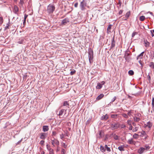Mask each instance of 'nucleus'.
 Segmentation results:
<instances>
[{"label": "nucleus", "instance_id": "nucleus-1", "mask_svg": "<svg viewBox=\"0 0 154 154\" xmlns=\"http://www.w3.org/2000/svg\"><path fill=\"white\" fill-rule=\"evenodd\" d=\"M88 53L89 62L90 63H91L93 61V50L91 48L89 49Z\"/></svg>", "mask_w": 154, "mask_h": 154}, {"label": "nucleus", "instance_id": "nucleus-2", "mask_svg": "<svg viewBox=\"0 0 154 154\" xmlns=\"http://www.w3.org/2000/svg\"><path fill=\"white\" fill-rule=\"evenodd\" d=\"M55 9L54 5L52 4H50L47 7V11L48 13L51 14L53 13Z\"/></svg>", "mask_w": 154, "mask_h": 154}, {"label": "nucleus", "instance_id": "nucleus-3", "mask_svg": "<svg viewBox=\"0 0 154 154\" xmlns=\"http://www.w3.org/2000/svg\"><path fill=\"white\" fill-rule=\"evenodd\" d=\"M87 4L86 0H83L80 3V7L82 11L85 9V7L87 6Z\"/></svg>", "mask_w": 154, "mask_h": 154}, {"label": "nucleus", "instance_id": "nucleus-4", "mask_svg": "<svg viewBox=\"0 0 154 154\" xmlns=\"http://www.w3.org/2000/svg\"><path fill=\"white\" fill-rule=\"evenodd\" d=\"M119 124L118 123H113L110 124V128L112 130H114L119 128Z\"/></svg>", "mask_w": 154, "mask_h": 154}, {"label": "nucleus", "instance_id": "nucleus-5", "mask_svg": "<svg viewBox=\"0 0 154 154\" xmlns=\"http://www.w3.org/2000/svg\"><path fill=\"white\" fill-rule=\"evenodd\" d=\"M51 143L54 146H55V145H59V142L57 139L54 138V140H51Z\"/></svg>", "mask_w": 154, "mask_h": 154}, {"label": "nucleus", "instance_id": "nucleus-6", "mask_svg": "<svg viewBox=\"0 0 154 154\" xmlns=\"http://www.w3.org/2000/svg\"><path fill=\"white\" fill-rule=\"evenodd\" d=\"M47 134L45 133H40V138L41 139L44 140L47 136Z\"/></svg>", "mask_w": 154, "mask_h": 154}, {"label": "nucleus", "instance_id": "nucleus-7", "mask_svg": "<svg viewBox=\"0 0 154 154\" xmlns=\"http://www.w3.org/2000/svg\"><path fill=\"white\" fill-rule=\"evenodd\" d=\"M127 143L129 144L135 145L136 143V141H134L133 139L132 138L129 139L127 141Z\"/></svg>", "mask_w": 154, "mask_h": 154}, {"label": "nucleus", "instance_id": "nucleus-8", "mask_svg": "<svg viewBox=\"0 0 154 154\" xmlns=\"http://www.w3.org/2000/svg\"><path fill=\"white\" fill-rule=\"evenodd\" d=\"M13 12L15 14H18L19 11V8L17 6L14 5V7Z\"/></svg>", "mask_w": 154, "mask_h": 154}, {"label": "nucleus", "instance_id": "nucleus-9", "mask_svg": "<svg viewBox=\"0 0 154 154\" xmlns=\"http://www.w3.org/2000/svg\"><path fill=\"white\" fill-rule=\"evenodd\" d=\"M145 151V149L143 147H141L138 149L137 152L139 154H142Z\"/></svg>", "mask_w": 154, "mask_h": 154}, {"label": "nucleus", "instance_id": "nucleus-10", "mask_svg": "<svg viewBox=\"0 0 154 154\" xmlns=\"http://www.w3.org/2000/svg\"><path fill=\"white\" fill-rule=\"evenodd\" d=\"M144 53V52H142L139 55H138L137 57V59L138 60L139 59H141L143 58V55Z\"/></svg>", "mask_w": 154, "mask_h": 154}, {"label": "nucleus", "instance_id": "nucleus-11", "mask_svg": "<svg viewBox=\"0 0 154 154\" xmlns=\"http://www.w3.org/2000/svg\"><path fill=\"white\" fill-rule=\"evenodd\" d=\"M115 45V42L114 40V37H113L112 39V40L111 43V48H114Z\"/></svg>", "mask_w": 154, "mask_h": 154}, {"label": "nucleus", "instance_id": "nucleus-12", "mask_svg": "<svg viewBox=\"0 0 154 154\" xmlns=\"http://www.w3.org/2000/svg\"><path fill=\"white\" fill-rule=\"evenodd\" d=\"M69 22V20L67 19H65L63 20L61 22V23L63 24H65Z\"/></svg>", "mask_w": 154, "mask_h": 154}, {"label": "nucleus", "instance_id": "nucleus-13", "mask_svg": "<svg viewBox=\"0 0 154 154\" xmlns=\"http://www.w3.org/2000/svg\"><path fill=\"white\" fill-rule=\"evenodd\" d=\"M64 111H65V112H66V110H64L63 109H61L59 111V112L58 114V115L59 116H62L63 114Z\"/></svg>", "mask_w": 154, "mask_h": 154}, {"label": "nucleus", "instance_id": "nucleus-14", "mask_svg": "<svg viewBox=\"0 0 154 154\" xmlns=\"http://www.w3.org/2000/svg\"><path fill=\"white\" fill-rule=\"evenodd\" d=\"M49 130L48 127V126H44L43 127V131L44 132H46Z\"/></svg>", "mask_w": 154, "mask_h": 154}, {"label": "nucleus", "instance_id": "nucleus-15", "mask_svg": "<svg viewBox=\"0 0 154 154\" xmlns=\"http://www.w3.org/2000/svg\"><path fill=\"white\" fill-rule=\"evenodd\" d=\"M131 14V12L130 11L128 12L125 15V17H126V19H124V20H126L129 17Z\"/></svg>", "mask_w": 154, "mask_h": 154}, {"label": "nucleus", "instance_id": "nucleus-16", "mask_svg": "<svg viewBox=\"0 0 154 154\" xmlns=\"http://www.w3.org/2000/svg\"><path fill=\"white\" fill-rule=\"evenodd\" d=\"M104 96V95L103 94H100L96 98V100H99L102 99Z\"/></svg>", "mask_w": 154, "mask_h": 154}, {"label": "nucleus", "instance_id": "nucleus-17", "mask_svg": "<svg viewBox=\"0 0 154 154\" xmlns=\"http://www.w3.org/2000/svg\"><path fill=\"white\" fill-rule=\"evenodd\" d=\"M102 87V85L99 82L97 83V85L96 86V88L98 89H100Z\"/></svg>", "mask_w": 154, "mask_h": 154}, {"label": "nucleus", "instance_id": "nucleus-18", "mask_svg": "<svg viewBox=\"0 0 154 154\" xmlns=\"http://www.w3.org/2000/svg\"><path fill=\"white\" fill-rule=\"evenodd\" d=\"M24 4V2L23 0H20L19 6L20 7H22Z\"/></svg>", "mask_w": 154, "mask_h": 154}, {"label": "nucleus", "instance_id": "nucleus-19", "mask_svg": "<svg viewBox=\"0 0 154 154\" xmlns=\"http://www.w3.org/2000/svg\"><path fill=\"white\" fill-rule=\"evenodd\" d=\"M134 121L135 122H138L140 120V119L139 118H137L136 117H134L133 118Z\"/></svg>", "mask_w": 154, "mask_h": 154}, {"label": "nucleus", "instance_id": "nucleus-20", "mask_svg": "<svg viewBox=\"0 0 154 154\" xmlns=\"http://www.w3.org/2000/svg\"><path fill=\"white\" fill-rule=\"evenodd\" d=\"M124 148V146L123 145H122L119 146L118 149L120 151H124L125 150Z\"/></svg>", "mask_w": 154, "mask_h": 154}, {"label": "nucleus", "instance_id": "nucleus-21", "mask_svg": "<svg viewBox=\"0 0 154 154\" xmlns=\"http://www.w3.org/2000/svg\"><path fill=\"white\" fill-rule=\"evenodd\" d=\"M139 133H140V136L143 137L146 134L145 131H142L141 132H139Z\"/></svg>", "mask_w": 154, "mask_h": 154}, {"label": "nucleus", "instance_id": "nucleus-22", "mask_svg": "<svg viewBox=\"0 0 154 154\" xmlns=\"http://www.w3.org/2000/svg\"><path fill=\"white\" fill-rule=\"evenodd\" d=\"M100 151L103 152H105L106 151V149L104 148L103 146H102V145H100Z\"/></svg>", "mask_w": 154, "mask_h": 154}, {"label": "nucleus", "instance_id": "nucleus-23", "mask_svg": "<svg viewBox=\"0 0 154 154\" xmlns=\"http://www.w3.org/2000/svg\"><path fill=\"white\" fill-rule=\"evenodd\" d=\"M24 41V39L23 38H21L19 39V41H18L17 43L20 44H23Z\"/></svg>", "mask_w": 154, "mask_h": 154}, {"label": "nucleus", "instance_id": "nucleus-24", "mask_svg": "<svg viewBox=\"0 0 154 154\" xmlns=\"http://www.w3.org/2000/svg\"><path fill=\"white\" fill-rule=\"evenodd\" d=\"M138 138V134L135 133L134 134V135L133 136V139H137Z\"/></svg>", "mask_w": 154, "mask_h": 154}, {"label": "nucleus", "instance_id": "nucleus-25", "mask_svg": "<svg viewBox=\"0 0 154 154\" xmlns=\"http://www.w3.org/2000/svg\"><path fill=\"white\" fill-rule=\"evenodd\" d=\"M105 149H106V150L109 152H110L111 151V150L110 148L108 147L107 145H105Z\"/></svg>", "mask_w": 154, "mask_h": 154}, {"label": "nucleus", "instance_id": "nucleus-26", "mask_svg": "<svg viewBox=\"0 0 154 154\" xmlns=\"http://www.w3.org/2000/svg\"><path fill=\"white\" fill-rule=\"evenodd\" d=\"M152 124L150 122H149L147 123V127L150 128L152 126Z\"/></svg>", "mask_w": 154, "mask_h": 154}, {"label": "nucleus", "instance_id": "nucleus-27", "mask_svg": "<svg viewBox=\"0 0 154 154\" xmlns=\"http://www.w3.org/2000/svg\"><path fill=\"white\" fill-rule=\"evenodd\" d=\"M69 104L68 103V102L67 101H64L63 103V106H68Z\"/></svg>", "mask_w": 154, "mask_h": 154}, {"label": "nucleus", "instance_id": "nucleus-28", "mask_svg": "<svg viewBox=\"0 0 154 154\" xmlns=\"http://www.w3.org/2000/svg\"><path fill=\"white\" fill-rule=\"evenodd\" d=\"M145 17L144 16H141L140 17L139 20L141 21H143L145 19Z\"/></svg>", "mask_w": 154, "mask_h": 154}, {"label": "nucleus", "instance_id": "nucleus-29", "mask_svg": "<svg viewBox=\"0 0 154 154\" xmlns=\"http://www.w3.org/2000/svg\"><path fill=\"white\" fill-rule=\"evenodd\" d=\"M143 148L145 149V150H147L150 148V147L149 146L146 145L144 146V147H143Z\"/></svg>", "mask_w": 154, "mask_h": 154}, {"label": "nucleus", "instance_id": "nucleus-30", "mask_svg": "<svg viewBox=\"0 0 154 154\" xmlns=\"http://www.w3.org/2000/svg\"><path fill=\"white\" fill-rule=\"evenodd\" d=\"M138 128L139 127L137 126L135 127L134 128H133L132 130V132H134L137 131L138 130Z\"/></svg>", "mask_w": 154, "mask_h": 154}, {"label": "nucleus", "instance_id": "nucleus-31", "mask_svg": "<svg viewBox=\"0 0 154 154\" xmlns=\"http://www.w3.org/2000/svg\"><path fill=\"white\" fill-rule=\"evenodd\" d=\"M149 66L152 68H154V63L151 62L150 63Z\"/></svg>", "mask_w": 154, "mask_h": 154}, {"label": "nucleus", "instance_id": "nucleus-32", "mask_svg": "<svg viewBox=\"0 0 154 154\" xmlns=\"http://www.w3.org/2000/svg\"><path fill=\"white\" fill-rule=\"evenodd\" d=\"M128 74L130 75H132L134 74V72L132 70H130L128 72Z\"/></svg>", "mask_w": 154, "mask_h": 154}, {"label": "nucleus", "instance_id": "nucleus-33", "mask_svg": "<svg viewBox=\"0 0 154 154\" xmlns=\"http://www.w3.org/2000/svg\"><path fill=\"white\" fill-rule=\"evenodd\" d=\"M144 44H145V46L146 47H148L149 45V43L147 41L144 42Z\"/></svg>", "mask_w": 154, "mask_h": 154}, {"label": "nucleus", "instance_id": "nucleus-34", "mask_svg": "<svg viewBox=\"0 0 154 154\" xmlns=\"http://www.w3.org/2000/svg\"><path fill=\"white\" fill-rule=\"evenodd\" d=\"M48 151H49L50 154H54V150L53 149H50Z\"/></svg>", "mask_w": 154, "mask_h": 154}, {"label": "nucleus", "instance_id": "nucleus-35", "mask_svg": "<svg viewBox=\"0 0 154 154\" xmlns=\"http://www.w3.org/2000/svg\"><path fill=\"white\" fill-rule=\"evenodd\" d=\"M62 146L64 148H66L67 146V145H66V143H62Z\"/></svg>", "mask_w": 154, "mask_h": 154}, {"label": "nucleus", "instance_id": "nucleus-36", "mask_svg": "<svg viewBox=\"0 0 154 154\" xmlns=\"http://www.w3.org/2000/svg\"><path fill=\"white\" fill-rule=\"evenodd\" d=\"M117 116V114H112L111 115V117L113 118H116Z\"/></svg>", "mask_w": 154, "mask_h": 154}, {"label": "nucleus", "instance_id": "nucleus-37", "mask_svg": "<svg viewBox=\"0 0 154 154\" xmlns=\"http://www.w3.org/2000/svg\"><path fill=\"white\" fill-rule=\"evenodd\" d=\"M113 138L116 140L118 139V136L115 134H114L113 135Z\"/></svg>", "mask_w": 154, "mask_h": 154}, {"label": "nucleus", "instance_id": "nucleus-38", "mask_svg": "<svg viewBox=\"0 0 154 154\" xmlns=\"http://www.w3.org/2000/svg\"><path fill=\"white\" fill-rule=\"evenodd\" d=\"M127 123L128 125H131V120H127Z\"/></svg>", "mask_w": 154, "mask_h": 154}, {"label": "nucleus", "instance_id": "nucleus-39", "mask_svg": "<svg viewBox=\"0 0 154 154\" xmlns=\"http://www.w3.org/2000/svg\"><path fill=\"white\" fill-rule=\"evenodd\" d=\"M147 79L148 80L149 83L150 82V80H151V77L149 75H148L147 76Z\"/></svg>", "mask_w": 154, "mask_h": 154}, {"label": "nucleus", "instance_id": "nucleus-40", "mask_svg": "<svg viewBox=\"0 0 154 154\" xmlns=\"http://www.w3.org/2000/svg\"><path fill=\"white\" fill-rule=\"evenodd\" d=\"M137 34V32H134L132 34L131 36L132 37H133L135 35Z\"/></svg>", "mask_w": 154, "mask_h": 154}, {"label": "nucleus", "instance_id": "nucleus-41", "mask_svg": "<svg viewBox=\"0 0 154 154\" xmlns=\"http://www.w3.org/2000/svg\"><path fill=\"white\" fill-rule=\"evenodd\" d=\"M75 70L73 69L72 71L70 72V74L71 75H73L75 72Z\"/></svg>", "mask_w": 154, "mask_h": 154}, {"label": "nucleus", "instance_id": "nucleus-42", "mask_svg": "<svg viewBox=\"0 0 154 154\" xmlns=\"http://www.w3.org/2000/svg\"><path fill=\"white\" fill-rule=\"evenodd\" d=\"M150 32L152 36L153 37L154 36V29L153 30H151L150 31Z\"/></svg>", "mask_w": 154, "mask_h": 154}, {"label": "nucleus", "instance_id": "nucleus-43", "mask_svg": "<svg viewBox=\"0 0 154 154\" xmlns=\"http://www.w3.org/2000/svg\"><path fill=\"white\" fill-rule=\"evenodd\" d=\"M122 116L123 117L125 118H128V116L126 114L123 113L122 114Z\"/></svg>", "mask_w": 154, "mask_h": 154}, {"label": "nucleus", "instance_id": "nucleus-44", "mask_svg": "<svg viewBox=\"0 0 154 154\" xmlns=\"http://www.w3.org/2000/svg\"><path fill=\"white\" fill-rule=\"evenodd\" d=\"M116 97H114L111 100V103H112L113 102H114L115 100H116Z\"/></svg>", "mask_w": 154, "mask_h": 154}, {"label": "nucleus", "instance_id": "nucleus-45", "mask_svg": "<svg viewBox=\"0 0 154 154\" xmlns=\"http://www.w3.org/2000/svg\"><path fill=\"white\" fill-rule=\"evenodd\" d=\"M111 26H112V25H109L107 27V31H109V30H110L111 28Z\"/></svg>", "mask_w": 154, "mask_h": 154}, {"label": "nucleus", "instance_id": "nucleus-46", "mask_svg": "<svg viewBox=\"0 0 154 154\" xmlns=\"http://www.w3.org/2000/svg\"><path fill=\"white\" fill-rule=\"evenodd\" d=\"M44 143H45V141L44 140H41L40 142V143L41 145H42V146H43L44 145Z\"/></svg>", "mask_w": 154, "mask_h": 154}, {"label": "nucleus", "instance_id": "nucleus-47", "mask_svg": "<svg viewBox=\"0 0 154 154\" xmlns=\"http://www.w3.org/2000/svg\"><path fill=\"white\" fill-rule=\"evenodd\" d=\"M66 151L63 149H62L61 151V154H65L66 153Z\"/></svg>", "mask_w": 154, "mask_h": 154}, {"label": "nucleus", "instance_id": "nucleus-48", "mask_svg": "<svg viewBox=\"0 0 154 154\" xmlns=\"http://www.w3.org/2000/svg\"><path fill=\"white\" fill-rule=\"evenodd\" d=\"M57 134V133L55 131H53L52 136H55Z\"/></svg>", "mask_w": 154, "mask_h": 154}, {"label": "nucleus", "instance_id": "nucleus-49", "mask_svg": "<svg viewBox=\"0 0 154 154\" xmlns=\"http://www.w3.org/2000/svg\"><path fill=\"white\" fill-rule=\"evenodd\" d=\"M132 111L131 110L129 111L128 112V115L129 116H131V115Z\"/></svg>", "mask_w": 154, "mask_h": 154}, {"label": "nucleus", "instance_id": "nucleus-50", "mask_svg": "<svg viewBox=\"0 0 154 154\" xmlns=\"http://www.w3.org/2000/svg\"><path fill=\"white\" fill-rule=\"evenodd\" d=\"M46 147L47 149L48 150H49L50 149H51V148L50 146L48 144L46 145Z\"/></svg>", "mask_w": 154, "mask_h": 154}, {"label": "nucleus", "instance_id": "nucleus-51", "mask_svg": "<svg viewBox=\"0 0 154 154\" xmlns=\"http://www.w3.org/2000/svg\"><path fill=\"white\" fill-rule=\"evenodd\" d=\"M60 137L61 139H63L64 137V134H60Z\"/></svg>", "mask_w": 154, "mask_h": 154}, {"label": "nucleus", "instance_id": "nucleus-52", "mask_svg": "<svg viewBox=\"0 0 154 154\" xmlns=\"http://www.w3.org/2000/svg\"><path fill=\"white\" fill-rule=\"evenodd\" d=\"M104 118H105V120H107L108 118V116L106 114L104 116Z\"/></svg>", "mask_w": 154, "mask_h": 154}, {"label": "nucleus", "instance_id": "nucleus-53", "mask_svg": "<svg viewBox=\"0 0 154 154\" xmlns=\"http://www.w3.org/2000/svg\"><path fill=\"white\" fill-rule=\"evenodd\" d=\"M152 106H154V97H153L152 100Z\"/></svg>", "mask_w": 154, "mask_h": 154}, {"label": "nucleus", "instance_id": "nucleus-54", "mask_svg": "<svg viewBox=\"0 0 154 154\" xmlns=\"http://www.w3.org/2000/svg\"><path fill=\"white\" fill-rule=\"evenodd\" d=\"M130 126H129V130H132H132L133 129V127H132V126L131 125H129Z\"/></svg>", "mask_w": 154, "mask_h": 154}, {"label": "nucleus", "instance_id": "nucleus-55", "mask_svg": "<svg viewBox=\"0 0 154 154\" xmlns=\"http://www.w3.org/2000/svg\"><path fill=\"white\" fill-rule=\"evenodd\" d=\"M3 18L2 17H0V23L1 24H2L3 23Z\"/></svg>", "mask_w": 154, "mask_h": 154}, {"label": "nucleus", "instance_id": "nucleus-56", "mask_svg": "<svg viewBox=\"0 0 154 154\" xmlns=\"http://www.w3.org/2000/svg\"><path fill=\"white\" fill-rule=\"evenodd\" d=\"M28 17V15L26 14H25L24 15V19L25 20V21L26 20V18H27Z\"/></svg>", "mask_w": 154, "mask_h": 154}, {"label": "nucleus", "instance_id": "nucleus-57", "mask_svg": "<svg viewBox=\"0 0 154 154\" xmlns=\"http://www.w3.org/2000/svg\"><path fill=\"white\" fill-rule=\"evenodd\" d=\"M121 126V128H124L126 127L125 125L124 124L122 125Z\"/></svg>", "mask_w": 154, "mask_h": 154}, {"label": "nucleus", "instance_id": "nucleus-58", "mask_svg": "<svg viewBox=\"0 0 154 154\" xmlns=\"http://www.w3.org/2000/svg\"><path fill=\"white\" fill-rule=\"evenodd\" d=\"M144 136V139L145 140L148 137L146 134Z\"/></svg>", "mask_w": 154, "mask_h": 154}, {"label": "nucleus", "instance_id": "nucleus-59", "mask_svg": "<svg viewBox=\"0 0 154 154\" xmlns=\"http://www.w3.org/2000/svg\"><path fill=\"white\" fill-rule=\"evenodd\" d=\"M78 6V2H76L74 6L75 7V8L77 7Z\"/></svg>", "mask_w": 154, "mask_h": 154}, {"label": "nucleus", "instance_id": "nucleus-60", "mask_svg": "<svg viewBox=\"0 0 154 154\" xmlns=\"http://www.w3.org/2000/svg\"><path fill=\"white\" fill-rule=\"evenodd\" d=\"M122 12H123V11H122V10H120L119 11V14H120H120H122Z\"/></svg>", "mask_w": 154, "mask_h": 154}, {"label": "nucleus", "instance_id": "nucleus-61", "mask_svg": "<svg viewBox=\"0 0 154 154\" xmlns=\"http://www.w3.org/2000/svg\"><path fill=\"white\" fill-rule=\"evenodd\" d=\"M101 84L103 85H104L105 83V82L104 81H103L101 82Z\"/></svg>", "mask_w": 154, "mask_h": 154}, {"label": "nucleus", "instance_id": "nucleus-62", "mask_svg": "<svg viewBox=\"0 0 154 154\" xmlns=\"http://www.w3.org/2000/svg\"><path fill=\"white\" fill-rule=\"evenodd\" d=\"M148 13L150 14L151 15H152L153 17H154V15L152 12L149 11Z\"/></svg>", "mask_w": 154, "mask_h": 154}, {"label": "nucleus", "instance_id": "nucleus-63", "mask_svg": "<svg viewBox=\"0 0 154 154\" xmlns=\"http://www.w3.org/2000/svg\"><path fill=\"white\" fill-rule=\"evenodd\" d=\"M132 125L133 126H134V127H136V124L134 122H133Z\"/></svg>", "mask_w": 154, "mask_h": 154}, {"label": "nucleus", "instance_id": "nucleus-64", "mask_svg": "<svg viewBox=\"0 0 154 154\" xmlns=\"http://www.w3.org/2000/svg\"><path fill=\"white\" fill-rule=\"evenodd\" d=\"M138 60H138L139 63H140V65H142V63H141V59H139Z\"/></svg>", "mask_w": 154, "mask_h": 154}]
</instances>
